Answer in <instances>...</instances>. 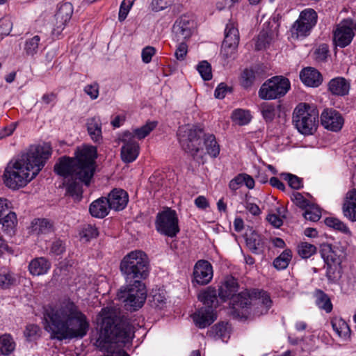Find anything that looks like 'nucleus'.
<instances>
[{"label":"nucleus","mask_w":356,"mask_h":356,"mask_svg":"<svg viewBox=\"0 0 356 356\" xmlns=\"http://www.w3.org/2000/svg\"><path fill=\"white\" fill-rule=\"evenodd\" d=\"M321 123L325 129L337 132L342 129L344 119L339 111L326 108L321 113Z\"/></svg>","instance_id":"17"},{"label":"nucleus","mask_w":356,"mask_h":356,"mask_svg":"<svg viewBox=\"0 0 356 356\" xmlns=\"http://www.w3.org/2000/svg\"><path fill=\"white\" fill-rule=\"evenodd\" d=\"M350 88V81L341 76L332 79L327 84V90L335 96L344 97L347 95Z\"/></svg>","instance_id":"23"},{"label":"nucleus","mask_w":356,"mask_h":356,"mask_svg":"<svg viewBox=\"0 0 356 356\" xmlns=\"http://www.w3.org/2000/svg\"><path fill=\"white\" fill-rule=\"evenodd\" d=\"M152 298L151 302L155 307L162 309L166 303V298L163 292H155Z\"/></svg>","instance_id":"59"},{"label":"nucleus","mask_w":356,"mask_h":356,"mask_svg":"<svg viewBox=\"0 0 356 356\" xmlns=\"http://www.w3.org/2000/svg\"><path fill=\"white\" fill-rule=\"evenodd\" d=\"M120 140L123 143L120 156L122 161L125 163L134 162L139 154L140 146L138 143L134 139V136L129 131H124Z\"/></svg>","instance_id":"13"},{"label":"nucleus","mask_w":356,"mask_h":356,"mask_svg":"<svg viewBox=\"0 0 356 356\" xmlns=\"http://www.w3.org/2000/svg\"><path fill=\"white\" fill-rule=\"evenodd\" d=\"M51 263L44 257L33 259L29 265V270L33 275H42L46 274L50 269Z\"/></svg>","instance_id":"29"},{"label":"nucleus","mask_w":356,"mask_h":356,"mask_svg":"<svg viewBox=\"0 0 356 356\" xmlns=\"http://www.w3.org/2000/svg\"><path fill=\"white\" fill-rule=\"evenodd\" d=\"M73 10V6L70 2H64L58 6L57 11L54 15L56 22L52 31L54 35H58L60 34L67 23L70 20Z\"/></svg>","instance_id":"16"},{"label":"nucleus","mask_w":356,"mask_h":356,"mask_svg":"<svg viewBox=\"0 0 356 356\" xmlns=\"http://www.w3.org/2000/svg\"><path fill=\"white\" fill-rule=\"evenodd\" d=\"M0 224L2 225L4 232L9 235L13 234L17 224L16 213L13 211H9L5 216L0 217Z\"/></svg>","instance_id":"34"},{"label":"nucleus","mask_w":356,"mask_h":356,"mask_svg":"<svg viewBox=\"0 0 356 356\" xmlns=\"http://www.w3.org/2000/svg\"><path fill=\"white\" fill-rule=\"evenodd\" d=\"M205 147L207 152L211 157L216 158L220 153V147L213 134H207L203 141V147Z\"/></svg>","instance_id":"37"},{"label":"nucleus","mask_w":356,"mask_h":356,"mask_svg":"<svg viewBox=\"0 0 356 356\" xmlns=\"http://www.w3.org/2000/svg\"><path fill=\"white\" fill-rule=\"evenodd\" d=\"M15 349V342L9 334L0 336V353L4 356H9Z\"/></svg>","instance_id":"36"},{"label":"nucleus","mask_w":356,"mask_h":356,"mask_svg":"<svg viewBox=\"0 0 356 356\" xmlns=\"http://www.w3.org/2000/svg\"><path fill=\"white\" fill-rule=\"evenodd\" d=\"M195 21L189 14L179 16L172 27V39L175 41H188L195 29Z\"/></svg>","instance_id":"12"},{"label":"nucleus","mask_w":356,"mask_h":356,"mask_svg":"<svg viewBox=\"0 0 356 356\" xmlns=\"http://www.w3.org/2000/svg\"><path fill=\"white\" fill-rule=\"evenodd\" d=\"M51 154L49 147H31L26 153L7 164L3 175L4 184L13 190L25 186L42 170Z\"/></svg>","instance_id":"2"},{"label":"nucleus","mask_w":356,"mask_h":356,"mask_svg":"<svg viewBox=\"0 0 356 356\" xmlns=\"http://www.w3.org/2000/svg\"><path fill=\"white\" fill-rule=\"evenodd\" d=\"M198 300L202 302L204 308L211 307L215 311L218 305L217 291L215 288L209 286L198 294Z\"/></svg>","instance_id":"27"},{"label":"nucleus","mask_w":356,"mask_h":356,"mask_svg":"<svg viewBox=\"0 0 356 356\" xmlns=\"http://www.w3.org/2000/svg\"><path fill=\"white\" fill-rule=\"evenodd\" d=\"M53 223L46 218H37L31 222V232L38 236L53 232Z\"/></svg>","instance_id":"31"},{"label":"nucleus","mask_w":356,"mask_h":356,"mask_svg":"<svg viewBox=\"0 0 356 356\" xmlns=\"http://www.w3.org/2000/svg\"><path fill=\"white\" fill-rule=\"evenodd\" d=\"M302 82L307 86L317 88L323 82L322 74L314 67L304 68L300 73Z\"/></svg>","instance_id":"24"},{"label":"nucleus","mask_w":356,"mask_h":356,"mask_svg":"<svg viewBox=\"0 0 356 356\" xmlns=\"http://www.w3.org/2000/svg\"><path fill=\"white\" fill-rule=\"evenodd\" d=\"M208 334L216 340L227 341L230 337L228 323L221 322L216 324L208 331Z\"/></svg>","instance_id":"32"},{"label":"nucleus","mask_w":356,"mask_h":356,"mask_svg":"<svg viewBox=\"0 0 356 356\" xmlns=\"http://www.w3.org/2000/svg\"><path fill=\"white\" fill-rule=\"evenodd\" d=\"M332 326L340 337H346L350 334V327L346 321L342 319L332 321Z\"/></svg>","instance_id":"48"},{"label":"nucleus","mask_w":356,"mask_h":356,"mask_svg":"<svg viewBox=\"0 0 356 356\" xmlns=\"http://www.w3.org/2000/svg\"><path fill=\"white\" fill-rule=\"evenodd\" d=\"M197 70L204 81L212 79L211 66L207 60L201 61L197 66Z\"/></svg>","instance_id":"50"},{"label":"nucleus","mask_w":356,"mask_h":356,"mask_svg":"<svg viewBox=\"0 0 356 356\" xmlns=\"http://www.w3.org/2000/svg\"><path fill=\"white\" fill-rule=\"evenodd\" d=\"M228 92H232V88L225 83H220L214 91V96L217 99H223Z\"/></svg>","instance_id":"63"},{"label":"nucleus","mask_w":356,"mask_h":356,"mask_svg":"<svg viewBox=\"0 0 356 356\" xmlns=\"http://www.w3.org/2000/svg\"><path fill=\"white\" fill-rule=\"evenodd\" d=\"M83 90L92 99H96L99 96V85L97 83L86 86Z\"/></svg>","instance_id":"62"},{"label":"nucleus","mask_w":356,"mask_h":356,"mask_svg":"<svg viewBox=\"0 0 356 356\" xmlns=\"http://www.w3.org/2000/svg\"><path fill=\"white\" fill-rule=\"evenodd\" d=\"M40 37L34 35L32 38H27L24 43V50L27 56H33L38 54L40 46Z\"/></svg>","instance_id":"40"},{"label":"nucleus","mask_w":356,"mask_h":356,"mask_svg":"<svg viewBox=\"0 0 356 356\" xmlns=\"http://www.w3.org/2000/svg\"><path fill=\"white\" fill-rule=\"evenodd\" d=\"M193 282L199 285H206L209 283L213 275L211 264L204 259L197 261L193 269Z\"/></svg>","instance_id":"18"},{"label":"nucleus","mask_w":356,"mask_h":356,"mask_svg":"<svg viewBox=\"0 0 356 356\" xmlns=\"http://www.w3.org/2000/svg\"><path fill=\"white\" fill-rule=\"evenodd\" d=\"M12 29V23L9 19H0V38H3L10 34Z\"/></svg>","instance_id":"61"},{"label":"nucleus","mask_w":356,"mask_h":356,"mask_svg":"<svg viewBox=\"0 0 356 356\" xmlns=\"http://www.w3.org/2000/svg\"><path fill=\"white\" fill-rule=\"evenodd\" d=\"M233 121L239 125H245L249 123L251 117L250 112L243 109H236L232 115Z\"/></svg>","instance_id":"49"},{"label":"nucleus","mask_w":356,"mask_h":356,"mask_svg":"<svg viewBox=\"0 0 356 356\" xmlns=\"http://www.w3.org/2000/svg\"><path fill=\"white\" fill-rule=\"evenodd\" d=\"M174 0H152L151 8L154 12L165 10L173 3Z\"/></svg>","instance_id":"57"},{"label":"nucleus","mask_w":356,"mask_h":356,"mask_svg":"<svg viewBox=\"0 0 356 356\" xmlns=\"http://www.w3.org/2000/svg\"><path fill=\"white\" fill-rule=\"evenodd\" d=\"M238 284L236 279L233 277H227L218 288V297L222 302H226L228 299H231L235 296L236 292L238 291Z\"/></svg>","instance_id":"22"},{"label":"nucleus","mask_w":356,"mask_h":356,"mask_svg":"<svg viewBox=\"0 0 356 356\" xmlns=\"http://www.w3.org/2000/svg\"><path fill=\"white\" fill-rule=\"evenodd\" d=\"M239 43V33L234 24L229 22L225 30V38L221 47V55L225 58H232Z\"/></svg>","instance_id":"14"},{"label":"nucleus","mask_w":356,"mask_h":356,"mask_svg":"<svg viewBox=\"0 0 356 356\" xmlns=\"http://www.w3.org/2000/svg\"><path fill=\"white\" fill-rule=\"evenodd\" d=\"M136 0H123L122 2L120 4V10H119V15H118V19L120 22L124 21L128 13L131 8L134 1Z\"/></svg>","instance_id":"55"},{"label":"nucleus","mask_w":356,"mask_h":356,"mask_svg":"<svg viewBox=\"0 0 356 356\" xmlns=\"http://www.w3.org/2000/svg\"><path fill=\"white\" fill-rule=\"evenodd\" d=\"M156 122H147L141 127L134 129L131 133L134 134V138L143 139L156 127Z\"/></svg>","instance_id":"47"},{"label":"nucleus","mask_w":356,"mask_h":356,"mask_svg":"<svg viewBox=\"0 0 356 356\" xmlns=\"http://www.w3.org/2000/svg\"><path fill=\"white\" fill-rule=\"evenodd\" d=\"M44 316V328L51 339H82L90 328L86 315L69 298L46 309Z\"/></svg>","instance_id":"1"},{"label":"nucleus","mask_w":356,"mask_h":356,"mask_svg":"<svg viewBox=\"0 0 356 356\" xmlns=\"http://www.w3.org/2000/svg\"><path fill=\"white\" fill-rule=\"evenodd\" d=\"M298 255L302 259H308L315 254L317 248L315 245L307 242H300L297 247Z\"/></svg>","instance_id":"42"},{"label":"nucleus","mask_w":356,"mask_h":356,"mask_svg":"<svg viewBox=\"0 0 356 356\" xmlns=\"http://www.w3.org/2000/svg\"><path fill=\"white\" fill-rule=\"evenodd\" d=\"M246 244L254 254L263 252L266 247L265 238L254 231L246 238Z\"/></svg>","instance_id":"30"},{"label":"nucleus","mask_w":356,"mask_h":356,"mask_svg":"<svg viewBox=\"0 0 356 356\" xmlns=\"http://www.w3.org/2000/svg\"><path fill=\"white\" fill-rule=\"evenodd\" d=\"M291 200L296 205L303 209L310 205L309 201L300 193H293Z\"/></svg>","instance_id":"58"},{"label":"nucleus","mask_w":356,"mask_h":356,"mask_svg":"<svg viewBox=\"0 0 356 356\" xmlns=\"http://www.w3.org/2000/svg\"><path fill=\"white\" fill-rule=\"evenodd\" d=\"M324 222L327 227H332L343 234H350L351 233L347 225L338 218L327 217L325 219Z\"/></svg>","instance_id":"43"},{"label":"nucleus","mask_w":356,"mask_h":356,"mask_svg":"<svg viewBox=\"0 0 356 356\" xmlns=\"http://www.w3.org/2000/svg\"><path fill=\"white\" fill-rule=\"evenodd\" d=\"M291 88L289 79L283 76H275L266 80L259 90L261 99L271 100L284 97Z\"/></svg>","instance_id":"9"},{"label":"nucleus","mask_w":356,"mask_h":356,"mask_svg":"<svg viewBox=\"0 0 356 356\" xmlns=\"http://www.w3.org/2000/svg\"><path fill=\"white\" fill-rule=\"evenodd\" d=\"M40 328L35 324L26 325L24 332V337L29 341H34L40 337Z\"/></svg>","instance_id":"52"},{"label":"nucleus","mask_w":356,"mask_h":356,"mask_svg":"<svg viewBox=\"0 0 356 356\" xmlns=\"http://www.w3.org/2000/svg\"><path fill=\"white\" fill-rule=\"evenodd\" d=\"M193 319L197 327L205 328L210 325L216 319L215 311L211 307H201L193 315Z\"/></svg>","instance_id":"21"},{"label":"nucleus","mask_w":356,"mask_h":356,"mask_svg":"<svg viewBox=\"0 0 356 356\" xmlns=\"http://www.w3.org/2000/svg\"><path fill=\"white\" fill-rule=\"evenodd\" d=\"M318 19L316 12L312 8H306L300 12L298 19L291 27V33L297 38L308 36L316 26Z\"/></svg>","instance_id":"11"},{"label":"nucleus","mask_w":356,"mask_h":356,"mask_svg":"<svg viewBox=\"0 0 356 356\" xmlns=\"http://www.w3.org/2000/svg\"><path fill=\"white\" fill-rule=\"evenodd\" d=\"M320 254L325 263L341 264L345 257L344 249L341 245H332L323 243L320 247Z\"/></svg>","instance_id":"19"},{"label":"nucleus","mask_w":356,"mask_h":356,"mask_svg":"<svg viewBox=\"0 0 356 356\" xmlns=\"http://www.w3.org/2000/svg\"><path fill=\"white\" fill-rule=\"evenodd\" d=\"M232 304L234 307L251 308L253 307L254 314L260 316L268 312L272 301L267 292L252 289V291L245 290L235 295L232 298Z\"/></svg>","instance_id":"5"},{"label":"nucleus","mask_w":356,"mask_h":356,"mask_svg":"<svg viewBox=\"0 0 356 356\" xmlns=\"http://www.w3.org/2000/svg\"><path fill=\"white\" fill-rule=\"evenodd\" d=\"M343 216L352 222H356V189L346 193L342 205Z\"/></svg>","instance_id":"25"},{"label":"nucleus","mask_w":356,"mask_h":356,"mask_svg":"<svg viewBox=\"0 0 356 356\" xmlns=\"http://www.w3.org/2000/svg\"><path fill=\"white\" fill-rule=\"evenodd\" d=\"M86 127L88 134L91 140L95 143H102L103 141L102 124L100 119L96 117L88 119Z\"/></svg>","instance_id":"26"},{"label":"nucleus","mask_w":356,"mask_h":356,"mask_svg":"<svg viewBox=\"0 0 356 356\" xmlns=\"http://www.w3.org/2000/svg\"><path fill=\"white\" fill-rule=\"evenodd\" d=\"M154 225L158 233L170 238L177 236L180 231L177 212L170 208L156 214Z\"/></svg>","instance_id":"10"},{"label":"nucleus","mask_w":356,"mask_h":356,"mask_svg":"<svg viewBox=\"0 0 356 356\" xmlns=\"http://www.w3.org/2000/svg\"><path fill=\"white\" fill-rule=\"evenodd\" d=\"M97 147L83 145L76 149L74 157L62 156L54 165V172L65 178L71 177L89 186L96 170Z\"/></svg>","instance_id":"3"},{"label":"nucleus","mask_w":356,"mask_h":356,"mask_svg":"<svg viewBox=\"0 0 356 356\" xmlns=\"http://www.w3.org/2000/svg\"><path fill=\"white\" fill-rule=\"evenodd\" d=\"M329 46L327 44H321L314 51L315 59L318 62H324L329 56Z\"/></svg>","instance_id":"54"},{"label":"nucleus","mask_w":356,"mask_h":356,"mask_svg":"<svg viewBox=\"0 0 356 356\" xmlns=\"http://www.w3.org/2000/svg\"><path fill=\"white\" fill-rule=\"evenodd\" d=\"M118 298L124 303L127 310L136 311L144 305L147 298V289L143 281L126 283L117 294Z\"/></svg>","instance_id":"7"},{"label":"nucleus","mask_w":356,"mask_h":356,"mask_svg":"<svg viewBox=\"0 0 356 356\" xmlns=\"http://www.w3.org/2000/svg\"><path fill=\"white\" fill-rule=\"evenodd\" d=\"M255 80L254 72L252 70L245 69L241 76V84L245 88L251 87Z\"/></svg>","instance_id":"51"},{"label":"nucleus","mask_w":356,"mask_h":356,"mask_svg":"<svg viewBox=\"0 0 356 356\" xmlns=\"http://www.w3.org/2000/svg\"><path fill=\"white\" fill-rule=\"evenodd\" d=\"M273 33L271 31L263 29L260 31L255 44L257 50H261L268 47L272 40Z\"/></svg>","instance_id":"41"},{"label":"nucleus","mask_w":356,"mask_h":356,"mask_svg":"<svg viewBox=\"0 0 356 356\" xmlns=\"http://www.w3.org/2000/svg\"><path fill=\"white\" fill-rule=\"evenodd\" d=\"M292 259V252L290 249L284 250L273 261V266L277 270L286 268Z\"/></svg>","instance_id":"39"},{"label":"nucleus","mask_w":356,"mask_h":356,"mask_svg":"<svg viewBox=\"0 0 356 356\" xmlns=\"http://www.w3.org/2000/svg\"><path fill=\"white\" fill-rule=\"evenodd\" d=\"M156 49L153 47L147 46L142 51V60L145 63H149L152 56L155 54Z\"/></svg>","instance_id":"64"},{"label":"nucleus","mask_w":356,"mask_h":356,"mask_svg":"<svg viewBox=\"0 0 356 356\" xmlns=\"http://www.w3.org/2000/svg\"><path fill=\"white\" fill-rule=\"evenodd\" d=\"M111 208L106 197H102L93 201L89 207V211L92 216L103 218L106 216Z\"/></svg>","instance_id":"28"},{"label":"nucleus","mask_w":356,"mask_h":356,"mask_svg":"<svg viewBox=\"0 0 356 356\" xmlns=\"http://www.w3.org/2000/svg\"><path fill=\"white\" fill-rule=\"evenodd\" d=\"M73 178L71 177L66 184V193L76 199H80L82 194L81 186L76 179H73Z\"/></svg>","instance_id":"45"},{"label":"nucleus","mask_w":356,"mask_h":356,"mask_svg":"<svg viewBox=\"0 0 356 356\" xmlns=\"http://www.w3.org/2000/svg\"><path fill=\"white\" fill-rule=\"evenodd\" d=\"M281 177L288 182L289 186L294 189L299 190L303 187V180L302 178L288 172H283L280 175Z\"/></svg>","instance_id":"46"},{"label":"nucleus","mask_w":356,"mask_h":356,"mask_svg":"<svg viewBox=\"0 0 356 356\" xmlns=\"http://www.w3.org/2000/svg\"><path fill=\"white\" fill-rule=\"evenodd\" d=\"M293 123L300 134L312 135L318 126V111L307 104H300L294 109Z\"/></svg>","instance_id":"8"},{"label":"nucleus","mask_w":356,"mask_h":356,"mask_svg":"<svg viewBox=\"0 0 356 356\" xmlns=\"http://www.w3.org/2000/svg\"><path fill=\"white\" fill-rule=\"evenodd\" d=\"M16 282L14 274L8 270L0 271V288L7 289L13 286Z\"/></svg>","instance_id":"44"},{"label":"nucleus","mask_w":356,"mask_h":356,"mask_svg":"<svg viewBox=\"0 0 356 356\" xmlns=\"http://www.w3.org/2000/svg\"><path fill=\"white\" fill-rule=\"evenodd\" d=\"M179 43L178 47L176 49L175 52V56L176 58L179 60H184L186 58V56L188 53V45L186 44L187 41H176Z\"/></svg>","instance_id":"56"},{"label":"nucleus","mask_w":356,"mask_h":356,"mask_svg":"<svg viewBox=\"0 0 356 356\" xmlns=\"http://www.w3.org/2000/svg\"><path fill=\"white\" fill-rule=\"evenodd\" d=\"M305 209L306 210L303 214L305 219L312 222H316L320 219L321 216V211L318 208L315 207L314 205H309Z\"/></svg>","instance_id":"53"},{"label":"nucleus","mask_w":356,"mask_h":356,"mask_svg":"<svg viewBox=\"0 0 356 356\" xmlns=\"http://www.w3.org/2000/svg\"><path fill=\"white\" fill-rule=\"evenodd\" d=\"M120 270L125 283L144 281L149 274V261L146 253L134 250L126 254L120 261Z\"/></svg>","instance_id":"4"},{"label":"nucleus","mask_w":356,"mask_h":356,"mask_svg":"<svg viewBox=\"0 0 356 356\" xmlns=\"http://www.w3.org/2000/svg\"><path fill=\"white\" fill-rule=\"evenodd\" d=\"M353 22L351 19L343 20L334 32V42L341 48L347 47L353 39Z\"/></svg>","instance_id":"15"},{"label":"nucleus","mask_w":356,"mask_h":356,"mask_svg":"<svg viewBox=\"0 0 356 356\" xmlns=\"http://www.w3.org/2000/svg\"><path fill=\"white\" fill-rule=\"evenodd\" d=\"M203 128L200 126H184L177 131L179 143L181 148L194 159L203 152V141L206 136Z\"/></svg>","instance_id":"6"},{"label":"nucleus","mask_w":356,"mask_h":356,"mask_svg":"<svg viewBox=\"0 0 356 356\" xmlns=\"http://www.w3.org/2000/svg\"><path fill=\"white\" fill-rule=\"evenodd\" d=\"M327 266L325 276L330 284H337L342 275L341 264L325 263Z\"/></svg>","instance_id":"35"},{"label":"nucleus","mask_w":356,"mask_h":356,"mask_svg":"<svg viewBox=\"0 0 356 356\" xmlns=\"http://www.w3.org/2000/svg\"><path fill=\"white\" fill-rule=\"evenodd\" d=\"M315 296L316 305L327 313L331 312L333 306L328 295L322 290L318 289L316 291Z\"/></svg>","instance_id":"38"},{"label":"nucleus","mask_w":356,"mask_h":356,"mask_svg":"<svg viewBox=\"0 0 356 356\" xmlns=\"http://www.w3.org/2000/svg\"><path fill=\"white\" fill-rule=\"evenodd\" d=\"M106 197L111 209L115 211L123 210L129 202L128 193L122 188L113 189Z\"/></svg>","instance_id":"20"},{"label":"nucleus","mask_w":356,"mask_h":356,"mask_svg":"<svg viewBox=\"0 0 356 356\" xmlns=\"http://www.w3.org/2000/svg\"><path fill=\"white\" fill-rule=\"evenodd\" d=\"M99 232L97 227L91 225H87L82 231V237L85 238L86 241L96 238Z\"/></svg>","instance_id":"60"},{"label":"nucleus","mask_w":356,"mask_h":356,"mask_svg":"<svg viewBox=\"0 0 356 356\" xmlns=\"http://www.w3.org/2000/svg\"><path fill=\"white\" fill-rule=\"evenodd\" d=\"M280 107V104L276 106L273 103L268 102H264L260 105V112L266 123H270L273 121Z\"/></svg>","instance_id":"33"}]
</instances>
